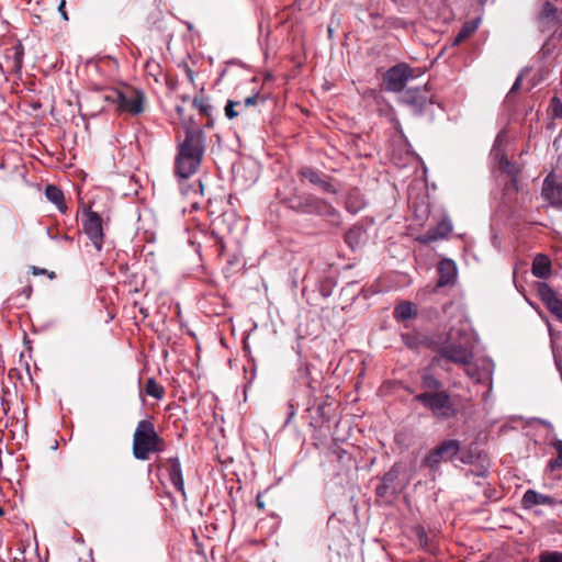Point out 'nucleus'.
<instances>
[{
  "mask_svg": "<svg viewBox=\"0 0 562 562\" xmlns=\"http://www.w3.org/2000/svg\"><path fill=\"white\" fill-rule=\"evenodd\" d=\"M60 240H65V241H71L72 240V237L68 236V235H63L60 236Z\"/></svg>",
  "mask_w": 562,
  "mask_h": 562,
  "instance_id": "nucleus-44",
  "label": "nucleus"
},
{
  "mask_svg": "<svg viewBox=\"0 0 562 562\" xmlns=\"http://www.w3.org/2000/svg\"><path fill=\"white\" fill-rule=\"evenodd\" d=\"M32 271H33V274H35V276H37V274H47L50 279L55 278V272H48L46 269H42V268H38V267H33Z\"/></svg>",
  "mask_w": 562,
  "mask_h": 562,
  "instance_id": "nucleus-35",
  "label": "nucleus"
},
{
  "mask_svg": "<svg viewBox=\"0 0 562 562\" xmlns=\"http://www.w3.org/2000/svg\"><path fill=\"white\" fill-rule=\"evenodd\" d=\"M547 469L551 472L562 469V456L549 460Z\"/></svg>",
  "mask_w": 562,
  "mask_h": 562,
  "instance_id": "nucleus-32",
  "label": "nucleus"
},
{
  "mask_svg": "<svg viewBox=\"0 0 562 562\" xmlns=\"http://www.w3.org/2000/svg\"><path fill=\"white\" fill-rule=\"evenodd\" d=\"M460 451V442L456 439L443 440L432 449L424 459V463L430 469H437L441 462L453 459Z\"/></svg>",
  "mask_w": 562,
  "mask_h": 562,
  "instance_id": "nucleus-8",
  "label": "nucleus"
},
{
  "mask_svg": "<svg viewBox=\"0 0 562 562\" xmlns=\"http://www.w3.org/2000/svg\"><path fill=\"white\" fill-rule=\"evenodd\" d=\"M65 5H66V1L65 0H60V3L58 5V11H59L60 15L63 16V19L65 21H67L68 20V15H67V12L65 10Z\"/></svg>",
  "mask_w": 562,
  "mask_h": 562,
  "instance_id": "nucleus-38",
  "label": "nucleus"
},
{
  "mask_svg": "<svg viewBox=\"0 0 562 562\" xmlns=\"http://www.w3.org/2000/svg\"><path fill=\"white\" fill-rule=\"evenodd\" d=\"M205 151V137L200 128L186 127V137L178 144L175 158V175L180 179H188L201 166Z\"/></svg>",
  "mask_w": 562,
  "mask_h": 562,
  "instance_id": "nucleus-1",
  "label": "nucleus"
},
{
  "mask_svg": "<svg viewBox=\"0 0 562 562\" xmlns=\"http://www.w3.org/2000/svg\"><path fill=\"white\" fill-rule=\"evenodd\" d=\"M23 294H25L26 297H30L31 294H32V286L31 285H26L23 291H22Z\"/></svg>",
  "mask_w": 562,
  "mask_h": 562,
  "instance_id": "nucleus-41",
  "label": "nucleus"
},
{
  "mask_svg": "<svg viewBox=\"0 0 562 562\" xmlns=\"http://www.w3.org/2000/svg\"><path fill=\"white\" fill-rule=\"evenodd\" d=\"M256 502H257V506H258L260 509H263V508H265V503L262 502V499H261V495H260V494L257 496Z\"/></svg>",
  "mask_w": 562,
  "mask_h": 562,
  "instance_id": "nucleus-42",
  "label": "nucleus"
},
{
  "mask_svg": "<svg viewBox=\"0 0 562 562\" xmlns=\"http://www.w3.org/2000/svg\"><path fill=\"white\" fill-rule=\"evenodd\" d=\"M539 29L550 31L557 25H562V10H559L550 2H544L538 15Z\"/></svg>",
  "mask_w": 562,
  "mask_h": 562,
  "instance_id": "nucleus-12",
  "label": "nucleus"
},
{
  "mask_svg": "<svg viewBox=\"0 0 562 562\" xmlns=\"http://www.w3.org/2000/svg\"><path fill=\"white\" fill-rule=\"evenodd\" d=\"M415 315L414 306L411 302H403L394 308V317L397 321H406Z\"/></svg>",
  "mask_w": 562,
  "mask_h": 562,
  "instance_id": "nucleus-24",
  "label": "nucleus"
},
{
  "mask_svg": "<svg viewBox=\"0 0 562 562\" xmlns=\"http://www.w3.org/2000/svg\"><path fill=\"white\" fill-rule=\"evenodd\" d=\"M45 195L47 200L54 203L60 212H66L67 206L65 203L64 193L59 188L53 184L47 186L45 189Z\"/></svg>",
  "mask_w": 562,
  "mask_h": 562,
  "instance_id": "nucleus-22",
  "label": "nucleus"
},
{
  "mask_svg": "<svg viewBox=\"0 0 562 562\" xmlns=\"http://www.w3.org/2000/svg\"><path fill=\"white\" fill-rule=\"evenodd\" d=\"M420 385L425 392H438L442 390V382L435 376L430 369H423L420 373Z\"/></svg>",
  "mask_w": 562,
  "mask_h": 562,
  "instance_id": "nucleus-20",
  "label": "nucleus"
},
{
  "mask_svg": "<svg viewBox=\"0 0 562 562\" xmlns=\"http://www.w3.org/2000/svg\"><path fill=\"white\" fill-rule=\"evenodd\" d=\"M146 67H147L148 69H151L153 67H155V68H159V65H158V64H156V63H149V61H148V63L146 64Z\"/></svg>",
  "mask_w": 562,
  "mask_h": 562,
  "instance_id": "nucleus-43",
  "label": "nucleus"
},
{
  "mask_svg": "<svg viewBox=\"0 0 562 562\" xmlns=\"http://www.w3.org/2000/svg\"><path fill=\"white\" fill-rule=\"evenodd\" d=\"M428 91L426 88H409L403 92L401 98L402 102L412 108V110L419 114L428 102Z\"/></svg>",
  "mask_w": 562,
  "mask_h": 562,
  "instance_id": "nucleus-13",
  "label": "nucleus"
},
{
  "mask_svg": "<svg viewBox=\"0 0 562 562\" xmlns=\"http://www.w3.org/2000/svg\"><path fill=\"white\" fill-rule=\"evenodd\" d=\"M452 232V224L448 218L441 220L435 227L429 228L418 237L420 244H430L447 238Z\"/></svg>",
  "mask_w": 562,
  "mask_h": 562,
  "instance_id": "nucleus-15",
  "label": "nucleus"
},
{
  "mask_svg": "<svg viewBox=\"0 0 562 562\" xmlns=\"http://www.w3.org/2000/svg\"><path fill=\"white\" fill-rule=\"evenodd\" d=\"M4 515V510L2 507H0V516Z\"/></svg>",
  "mask_w": 562,
  "mask_h": 562,
  "instance_id": "nucleus-50",
  "label": "nucleus"
},
{
  "mask_svg": "<svg viewBox=\"0 0 562 562\" xmlns=\"http://www.w3.org/2000/svg\"><path fill=\"white\" fill-rule=\"evenodd\" d=\"M83 232L89 237L97 250H101L103 246V227L102 217L94 211H87L83 221Z\"/></svg>",
  "mask_w": 562,
  "mask_h": 562,
  "instance_id": "nucleus-9",
  "label": "nucleus"
},
{
  "mask_svg": "<svg viewBox=\"0 0 562 562\" xmlns=\"http://www.w3.org/2000/svg\"><path fill=\"white\" fill-rule=\"evenodd\" d=\"M537 295L554 317L562 323V300L547 283L537 284Z\"/></svg>",
  "mask_w": 562,
  "mask_h": 562,
  "instance_id": "nucleus-10",
  "label": "nucleus"
},
{
  "mask_svg": "<svg viewBox=\"0 0 562 562\" xmlns=\"http://www.w3.org/2000/svg\"><path fill=\"white\" fill-rule=\"evenodd\" d=\"M400 475V467L394 464L381 479V483L375 487L379 497H386L396 493V481Z\"/></svg>",
  "mask_w": 562,
  "mask_h": 562,
  "instance_id": "nucleus-16",
  "label": "nucleus"
},
{
  "mask_svg": "<svg viewBox=\"0 0 562 562\" xmlns=\"http://www.w3.org/2000/svg\"><path fill=\"white\" fill-rule=\"evenodd\" d=\"M284 204L299 214L318 215L333 217L337 215V210L326 200L307 193H294L284 200Z\"/></svg>",
  "mask_w": 562,
  "mask_h": 562,
  "instance_id": "nucleus-4",
  "label": "nucleus"
},
{
  "mask_svg": "<svg viewBox=\"0 0 562 562\" xmlns=\"http://www.w3.org/2000/svg\"><path fill=\"white\" fill-rule=\"evenodd\" d=\"M555 150L559 153V164L562 166V130L553 142Z\"/></svg>",
  "mask_w": 562,
  "mask_h": 562,
  "instance_id": "nucleus-33",
  "label": "nucleus"
},
{
  "mask_svg": "<svg viewBox=\"0 0 562 562\" xmlns=\"http://www.w3.org/2000/svg\"><path fill=\"white\" fill-rule=\"evenodd\" d=\"M417 536H418L420 544L423 547H426L428 540H427V535L425 533L424 529H418L417 530Z\"/></svg>",
  "mask_w": 562,
  "mask_h": 562,
  "instance_id": "nucleus-37",
  "label": "nucleus"
},
{
  "mask_svg": "<svg viewBox=\"0 0 562 562\" xmlns=\"http://www.w3.org/2000/svg\"><path fill=\"white\" fill-rule=\"evenodd\" d=\"M209 121L206 123V127H212L213 126V119H212V115L210 117H207Z\"/></svg>",
  "mask_w": 562,
  "mask_h": 562,
  "instance_id": "nucleus-45",
  "label": "nucleus"
},
{
  "mask_svg": "<svg viewBox=\"0 0 562 562\" xmlns=\"http://www.w3.org/2000/svg\"><path fill=\"white\" fill-rule=\"evenodd\" d=\"M164 448L165 441L157 434L154 423L149 419L139 420L133 436L134 458L145 461L150 453L160 452Z\"/></svg>",
  "mask_w": 562,
  "mask_h": 562,
  "instance_id": "nucleus-2",
  "label": "nucleus"
},
{
  "mask_svg": "<svg viewBox=\"0 0 562 562\" xmlns=\"http://www.w3.org/2000/svg\"><path fill=\"white\" fill-rule=\"evenodd\" d=\"M170 483L175 488L186 498L184 481L182 475V468L177 457L169 458L162 465Z\"/></svg>",
  "mask_w": 562,
  "mask_h": 562,
  "instance_id": "nucleus-14",
  "label": "nucleus"
},
{
  "mask_svg": "<svg viewBox=\"0 0 562 562\" xmlns=\"http://www.w3.org/2000/svg\"><path fill=\"white\" fill-rule=\"evenodd\" d=\"M501 167H502V169H503L504 171H506L507 173H510V175H512V173L514 172V170H513V168H512L510 162H509L506 158H503V159L501 160Z\"/></svg>",
  "mask_w": 562,
  "mask_h": 562,
  "instance_id": "nucleus-36",
  "label": "nucleus"
},
{
  "mask_svg": "<svg viewBox=\"0 0 562 562\" xmlns=\"http://www.w3.org/2000/svg\"><path fill=\"white\" fill-rule=\"evenodd\" d=\"M114 102L121 112L138 115L144 111L145 94L138 89L126 87L115 92Z\"/></svg>",
  "mask_w": 562,
  "mask_h": 562,
  "instance_id": "nucleus-6",
  "label": "nucleus"
},
{
  "mask_svg": "<svg viewBox=\"0 0 562 562\" xmlns=\"http://www.w3.org/2000/svg\"><path fill=\"white\" fill-rule=\"evenodd\" d=\"M419 74L405 63L391 67L384 75L385 90L391 92H401L407 81L414 79Z\"/></svg>",
  "mask_w": 562,
  "mask_h": 562,
  "instance_id": "nucleus-7",
  "label": "nucleus"
},
{
  "mask_svg": "<svg viewBox=\"0 0 562 562\" xmlns=\"http://www.w3.org/2000/svg\"><path fill=\"white\" fill-rule=\"evenodd\" d=\"M145 392L147 395L160 400L165 394L164 387L158 384L153 378L148 379L145 386Z\"/></svg>",
  "mask_w": 562,
  "mask_h": 562,
  "instance_id": "nucleus-26",
  "label": "nucleus"
},
{
  "mask_svg": "<svg viewBox=\"0 0 562 562\" xmlns=\"http://www.w3.org/2000/svg\"><path fill=\"white\" fill-rule=\"evenodd\" d=\"M479 27L477 21L467 22L463 24L461 30L458 32L457 36L454 37V44H460L468 37H470Z\"/></svg>",
  "mask_w": 562,
  "mask_h": 562,
  "instance_id": "nucleus-25",
  "label": "nucleus"
},
{
  "mask_svg": "<svg viewBox=\"0 0 562 562\" xmlns=\"http://www.w3.org/2000/svg\"><path fill=\"white\" fill-rule=\"evenodd\" d=\"M522 507L530 509L538 505L553 506L555 504L551 496L541 494L535 490H527L521 499Z\"/></svg>",
  "mask_w": 562,
  "mask_h": 562,
  "instance_id": "nucleus-17",
  "label": "nucleus"
},
{
  "mask_svg": "<svg viewBox=\"0 0 562 562\" xmlns=\"http://www.w3.org/2000/svg\"><path fill=\"white\" fill-rule=\"evenodd\" d=\"M456 339L457 336L453 329H451L442 342H430V346L445 360L465 367V373L470 378H475L474 371L470 368L474 358L472 347L465 342H457Z\"/></svg>",
  "mask_w": 562,
  "mask_h": 562,
  "instance_id": "nucleus-3",
  "label": "nucleus"
},
{
  "mask_svg": "<svg viewBox=\"0 0 562 562\" xmlns=\"http://www.w3.org/2000/svg\"><path fill=\"white\" fill-rule=\"evenodd\" d=\"M299 175L303 180H307L310 183L318 187L326 193L336 194L338 192L336 187L330 182L329 177L313 169L312 167H302L299 171Z\"/></svg>",
  "mask_w": 562,
  "mask_h": 562,
  "instance_id": "nucleus-11",
  "label": "nucleus"
},
{
  "mask_svg": "<svg viewBox=\"0 0 562 562\" xmlns=\"http://www.w3.org/2000/svg\"><path fill=\"white\" fill-rule=\"evenodd\" d=\"M364 232L361 227L353 226L345 234V241L351 249H357L363 241Z\"/></svg>",
  "mask_w": 562,
  "mask_h": 562,
  "instance_id": "nucleus-23",
  "label": "nucleus"
},
{
  "mask_svg": "<svg viewBox=\"0 0 562 562\" xmlns=\"http://www.w3.org/2000/svg\"><path fill=\"white\" fill-rule=\"evenodd\" d=\"M192 104L202 115L211 116L213 108L203 97H194Z\"/></svg>",
  "mask_w": 562,
  "mask_h": 562,
  "instance_id": "nucleus-27",
  "label": "nucleus"
},
{
  "mask_svg": "<svg viewBox=\"0 0 562 562\" xmlns=\"http://www.w3.org/2000/svg\"><path fill=\"white\" fill-rule=\"evenodd\" d=\"M177 112L179 115H181L183 113V108L182 106H177Z\"/></svg>",
  "mask_w": 562,
  "mask_h": 562,
  "instance_id": "nucleus-47",
  "label": "nucleus"
},
{
  "mask_svg": "<svg viewBox=\"0 0 562 562\" xmlns=\"http://www.w3.org/2000/svg\"><path fill=\"white\" fill-rule=\"evenodd\" d=\"M441 360H445V358L441 357L440 353H438L437 356L431 358L429 364L425 369H430V371H432L436 367L440 366Z\"/></svg>",
  "mask_w": 562,
  "mask_h": 562,
  "instance_id": "nucleus-34",
  "label": "nucleus"
},
{
  "mask_svg": "<svg viewBox=\"0 0 562 562\" xmlns=\"http://www.w3.org/2000/svg\"><path fill=\"white\" fill-rule=\"evenodd\" d=\"M263 100L265 99L262 97H260L259 93H254L252 95L247 97L244 101H241L240 108L254 106V105H257L259 103V101L262 102Z\"/></svg>",
  "mask_w": 562,
  "mask_h": 562,
  "instance_id": "nucleus-30",
  "label": "nucleus"
},
{
  "mask_svg": "<svg viewBox=\"0 0 562 562\" xmlns=\"http://www.w3.org/2000/svg\"><path fill=\"white\" fill-rule=\"evenodd\" d=\"M552 447L557 450L558 456H562V440L554 439L552 442Z\"/></svg>",
  "mask_w": 562,
  "mask_h": 562,
  "instance_id": "nucleus-39",
  "label": "nucleus"
},
{
  "mask_svg": "<svg viewBox=\"0 0 562 562\" xmlns=\"http://www.w3.org/2000/svg\"><path fill=\"white\" fill-rule=\"evenodd\" d=\"M236 106H241V101L228 100L225 105V115L227 119L233 120L238 116L239 112L235 110Z\"/></svg>",
  "mask_w": 562,
  "mask_h": 562,
  "instance_id": "nucleus-29",
  "label": "nucleus"
},
{
  "mask_svg": "<svg viewBox=\"0 0 562 562\" xmlns=\"http://www.w3.org/2000/svg\"><path fill=\"white\" fill-rule=\"evenodd\" d=\"M520 82H521V76H518L510 89V92L517 91L520 87Z\"/></svg>",
  "mask_w": 562,
  "mask_h": 562,
  "instance_id": "nucleus-40",
  "label": "nucleus"
},
{
  "mask_svg": "<svg viewBox=\"0 0 562 562\" xmlns=\"http://www.w3.org/2000/svg\"><path fill=\"white\" fill-rule=\"evenodd\" d=\"M551 108L555 117L562 119V101L558 97H553L551 100Z\"/></svg>",
  "mask_w": 562,
  "mask_h": 562,
  "instance_id": "nucleus-31",
  "label": "nucleus"
},
{
  "mask_svg": "<svg viewBox=\"0 0 562 562\" xmlns=\"http://www.w3.org/2000/svg\"><path fill=\"white\" fill-rule=\"evenodd\" d=\"M414 400L439 419H450L458 414L452 396L445 390L423 392L417 394Z\"/></svg>",
  "mask_w": 562,
  "mask_h": 562,
  "instance_id": "nucleus-5",
  "label": "nucleus"
},
{
  "mask_svg": "<svg viewBox=\"0 0 562 562\" xmlns=\"http://www.w3.org/2000/svg\"><path fill=\"white\" fill-rule=\"evenodd\" d=\"M542 195L553 205L562 204V188L552 184L548 178L543 182Z\"/></svg>",
  "mask_w": 562,
  "mask_h": 562,
  "instance_id": "nucleus-21",
  "label": "nucleus"
},
{
  "mask_svg": "<svg viewBox=\"0 0 562 562\" xmlns=\"http://www.w3.org/2000/svg\"><path fill=\"white\" fill-rule=\"evenodd\" d=\"M539 562H562V552L543 551L539 555Z\"/></svg>",
  "mask_w": 562,
  "mask_h": 562,
  "instance_id": "nucleus-28",
  "label": "nucleus"
},
{
  "mask_svg": "<svg viewBox=\"0 0 562 562\" xmlns=\"http://www.w3.org/2000/svg\"><path fill=\"white\" fill-rule=\"evenodd\" d=\"M47 235L49 236L50 239H57L58 238L57 236L52 235L50 228L47 229Z\"/></svg>",
  "mask_w": 562,
  "mask_h": 562,
  "instance_id": "nucleus-46",
  "label": "nucleus"
},
{
  "mask_svg": "<svg viewBox=\"0 0 562 562\" xmlns=\"http://www.w3.org/2000/svg\"><path fill=\"white\" fill-rule=\"evenodd\" d=\"M188 76H189L190 80L192 81L193 80V74H192L191 70H188Z\"/></svg>",
  "mask_w": 562,
  "mask_h": 562,
  "instance_id": "nucleus-48",
  "label": "nucleus"
},
{
  "mask_svg": "<svg viewBox=\"0 0 562 562\" xmlns=\"http://www.w3.org/2000/svg\"><path fill=\"white\" fill-rule=\"evenodd\" d=\"M463 334H464V331H463V330H458L457 336H458L459 338H461Z\"/></svg>",
  "mask_w": 562,
  "mask_h": 562,
  "instance_id": "nucleus-49",
  "label": "nucleus"
},
{
  "mask_svg": "<svg viewBox=\"0 0 562 562\" xmlns=\"http://www.w3.org/2000/svg\"><path fill=\"white\" fill-rule=\"evenodd\" d=\"M438 285L445 286L453 281L457 276V268L452 260L445 259L438 266Z\"/></svg>",
  "mask_w": 562,
  "mask_h": 562,
  "instance_id": "nucleus-18",
  "label": "nucleus"
},
{
  "mask_svg": "<svg viewBox=\"0 0 562 562\" xmlns=\"http://www.w3.org/2000/svg\"><path fill=\"white\" fill-rule=\"evenodd\" d=\"M532 274L537 278L546 279L551 274V261L548 256L539 254L532 262Z\"/></svg>",
  "mask_w": 562,
  "mask_h": 562,
  "instance_id": "nucleus-19",
  "label": "nucleus"
}]
</instances>
